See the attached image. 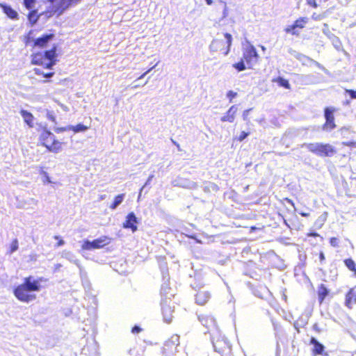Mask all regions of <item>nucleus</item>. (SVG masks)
<instances>
[{
    "mask_svg": "<svg viewBox=\"0 0 356 356\" xmlns=\"http://www.w3.org/2000/svg\"><path fill=\"white\" fill-rule=\"evenodd\" d=\"M43 277L35 278L33 276H29L24 279L22 284L18 285L13 290L15 296L20 301L29 302L36 298L35 292L41 289V282Z\"/></svg>",
    "mask_w": 356,
    "mask_h": 356,
    "instance_id": "f257e3e1",
    "label": "nucleus"
},
{
    "mask_svg": "<svg viewBox=\"0 0 356 356\" xmlns=\"http://www.w3.org/2000/svg\"><path fill=\"white\" fill-rule=\"evenodd\" d=\"M198 320L202 325L208 328V332L211 333V340L214 350L216 352H221L224 346L227 345V341L225 337L220 334L219 336H214L215 334H218L215 318L211 315L201 314L198 316Z\"/></svg>",
    "mask_w": 356,
    "mask_h": 356,
    "instance_id": "f03ea898",
    "label": "nucleus"
},
{
    "mask_svg": "<svg viewBox=\"0 0 356 356\" xmlns=\"http://www.w3.org/2000/svg\"><path fill=\"white\" fill-rule=\"evenodd\" d=\"M301 147H305L310 152L320 157H330L335 154L337 152L335 148L328 143H303Z\"/></svg>",
    "mask_w": 356,
    "mask_h": 356,
    "instance_id": "7ed1b4c3",
    "label": "nucleus"
},
{
    "mask_svg": "<svg viewBox=\"0 0 356 356\" xmlns=\"http://www.w3.org/2000/svg\"><path fill=\"white\" fill-rule=\"evenodd\" d=\"M40 140L49 152L57 153L60 151L62 143L56 139L55 136L47 130L40 135Z\"/></svg>",
    "mask_w": 356,
    "mask_h": 356,
    "instance_id": "20e7f679",
    "label": "nucleus"
},
{
    "mask_svg": "<svg viewBox=\"0 0 356 356\" xmlns=\"http://www.w3.org/2000/svg\"><path fill=\"white\" fill-rule=\"evenodd\" d=\"M111 243V238L106 236H102L93 241L85 240L83 241L81 248L83 250H92L95 249H100Z\"/></svg>",
    "mask_w": 356,
    "mask_h": 356,
    "instance_id": "39448f33",
    "label": "nucleus"
},
{
    "mask_svg": "<svg viewBox=\"0 0 356 356\" xmlns=\"http://www.w3.org/2000/svg\"><path fill=\"white\" fill-rule=\"evenodd\" d=\"M179 345V336L177 334L172 335L163 345V356H176Z\"/></svg>",
    "mask_w": 356,
    "mask_h": 356,
    "instance_id": "423d86ee",
    "label": "nucleus"
},
{
    "mask_svg": "<svg viewBox=\"0 0 356 356\" xmlns=\"http://www.w3.org/2000/svg\"><path fill=\"white\" fill-rule=\"evenodd\" d=\"M258 57L259 55L257 51L253 45L250 44L244 49L243 53V59L245 60L249 67L254 65L257 63Z\"/></svg>",
    "mask_w": 356,
    "mask_h": 356,
    "instance_id": "0eeeda50",
    "label": "nucleus"
},
{
    "mask_svg": "<svg viewBox=\"0 0 356 356\" xmlns=\"http://www.w3.org/2000/svg\"><path fill=\"white\" fill-rule=\"evenodd\" d=\"M172 300L170 297L165 298L161 302V310L164 321L169 323L172 321L174 312V307L171 305Z\"/></svg>",
    "mask_w": 356,
    "mask_h": 356,
    "instance_id": "6e6552de",
    "label": "nucleus"
},
{
    "mask_svg": "<svg viewBox=\"0 0 356 356\" xmlns=\"http://www.w3.org/2000/svg\"><path fill=\"white\" fill-rule=\"evenodd\" d=\"M335 109L331 107H327L324 111V116L325 118V123L323 125V129L326 131H331L335 128L334 112Z\"/></svg>",
    "mask_w": 356,
    "mask_h": 356,
    "instance_id": "1a4fd4ad",
    "label": "nucleus"
},
{
    "mask_svg": "<svg viewBox=\"0 0 356 356\" xmlns=\"http://www.w3.org/2000/svg\"><path fill=\"white\" fill-rule=\"evenodd\" d=\"M139 221L134 212H130L126 216L125 221L123 222V227L124 229H129L132 232H135L138 229V224Z\"/></svg>",
    "mask_w": 356,
    "mask_h": 356,
    "instance_id": "9d476101",
    "label": "nucleus"
},
{
    "mask_svg": "<svg viewBox=\"0 0 356 356\" xmlns=\"http://www.w3.org/2000/svg\"><path fill=\"white\" fill-rule=\"evenodd\" d=\"M174 186H178L185 188L193 189L196 188L197 184L193 181L181 177H177L172 181Z\"/></svg>",
    "mask_w": 356,
    "mask_h": 356,
    "instance_id": "9b49d317",
    "label": "nucleus"
},
{
    "mask_svg": "<svg viewBox=\"0 0 356 356\" xmlns=\"http://www.w3.org/2000/svg\"><path fill=\"white\" fill-rule=\"evenodd\" d=\"M356 304V288L350 289L346 295L345 305L351 309Z\"/></svg>",
    "mask_w": 356,
    "mask_h": 356,
    "instance_id": "f8f14e48",
    "label": "nucleus"
},
{
    "mask_svg": "<svg viewBox=\"0 0 356 356\" xmlns=\"http://www.w3.org/2000/svg\"><path fill=\"white\" fill-rule=\"evenodd\" d=\"M310 344L313 346L312 353L314 356L323 354L325 346L315 337L311 338Z\"/></svg>",
    "mask_w": 356,
    "mask_h": 356,
    "instance_id": "ddd939ff",
    "label": "nucleus"
},
{
    "mask_svg": "<svg viewBox=\"0 0 356 356\" xmlns=\"http://www.w3.org/2000/svg\"><path fill=\"white\" fill-rule=\"evenodd\" d=\"M210 297L211 295L209 292L200 290L195 295L196 303L200 305H204L209 300Z\"/></svg>",
    "mask_w": 356,
    "mask_h": 356,
    "instance_id": "4468645a",
    "label": "nucleus"
},
{
    "mask_svg": "<svg viewBox=\"0 0 356 356\" xmlns=\"http://www.w3.org/2000/svg\"><path fill=\"white\" fill-rule=\"evenodd\" d=\"M236 106H232L227 112L220 118L222 122H233L235 119V115L237 112Z\"/></svg>",
    "mask_w": 356,
    "mask_h": 356,
    "instance_id": "2eb2a0df",
    "label": "nucleus"
},
{
    "mask_svg": "<svg viewBox=\"0 0 356 356\" xmlns=\"http://www.w3.org/2000/svg\"><path fill=\"white\" fill-rule=\"evenodd\" d=\"M54 34L49 33V34H44L40 38H38L34 41L35 46L39 47H44L51 40L54 38Z\"/></svg>",
    "mask_w": 356,
    "mask_h": 356,
    "instance_id": "dca6fc26",
    "label": "nucleus"
},
{
    "mask_svg": "<svg viewBox=\"0 0 356 356\" xmlns=\"http://www.w3.org/2000/svg\"><path fill=\"white\" fill-rule=\"evenodd\" d=\"M1 7L3 13L10 19H18V13L16 10L13 9L10 6L6 4H1Z\"/></svg>",
    "mask_w": 356,
    "mask_h": 356,
    "instance_id": "f3484780",
    "label": "nucleus"
},
{
    "mask_svg": "<svg viewBox=\"0 0 356 356\" xmlns=\"http://www.w3.org/2000/svg\"><path fill=\"white\" fill-rule=\"evenodd\" d=\"M20 114L24 119V121L29 125V127H33L34 117L32 113L26 110L22 109L20 111Z\"/></svg>",
    "mask_w": 356,
    "mask_h": 356,
    "instance_id": "a211bd4d",
    "label": "nucleus"
},
{
    "mask_svg": "<svg viewBox=\"0 0 356 356\" xmlns=\"http://www.w3.org/2000/svg\"><path fill=\"white\" fill-rule=\"evenodd\" d=\"M63 257L65 258L70 262L76 264V266L79 268V270L83 268L80 264L79 261L77 259H76L75 256L72 252L68 251H64L63 252Z\"/></svg>",
    "mask_w": 356,
    "mask_h": 356,
    "instance_id": "6ab92c4d",
    "label": "nucleus"
},
{
    "mask_svg": "<svg viewBox=\"0 0 356 356\" xmlns=\"http://www.w3.org/2000/svg\"><path fill=\"white\" fill-rule=\"evenodd\" d=\"M328 294L329 290L323 284H321L318 289V296L319 302L321 303Z\"/></svg>",
    "mask_w": 356,
    "mask_h": 356,
    "instance_id": "aec40b11",
    "label": "nucleus"
},
{
    "mask_svg": "<svg viewBox=\"0 0 356 356\" xmlns=\"http://www.w3.org/2000/svg\"><path fill=\"white\" fill-rule=\"evenodd\" d=\"M80 276L81 279L82 284L85 289L89 290L90 289L91 284L90 283V281L88 279V277L86 275V273L83 271V268L80 270Z\"/></svg>",
    "mask_w": 356,
    "mask_h": 356,
    "instance_id": "412c9836",
    "label": "nucleus"
},
{
    "mask_svg": "<svg viewBox=\"0 0 356 356\" xmlns=\"http://www.w3.org/2000/svg\"><path fill=\"white\" fill-rule=\"evenodd\" d=\"M124 194H120L117 195L113 202L111 204L110 208L113 210L115 209L124 200Z\"/></svg>",
    "mask_w": 356,
    "mask_h": 356,
    "instance_id": "4be33fe9",
    "label": "nucleus"
},
{
    "mask_svg": "<svg viewBox=\"0 0 356 356\" xmlns=\"http://www.w3.org/2000/svg\"><path fill=\"white\" fill-rule=\"evenodd\" d=\"M273 81L274 82H277V84L281 87H283L286 89L290 88V83H289V81L284 79L283 77L279 76L277 79H273Z\"/></svg>",
    "mask_w": 356,
    "mask_h": 356,
    "instance_id": "5701e85b",
    "label": "nucleus"
},
{
    "mask_svg": "<svg viewBox=\"0 0 356 356\" xmlns=\"http://www.w3.org/2000/svg\"><path fill=\"white\" fill-rule=\"evenodd\" d=\"M44 56V58L48 60H56V48H53L52 49L45 51Z\"/></svg>",
    "mask_w": 356,
    "mask_h": 356,
    "instance_id": "b1692460",
    "label": "nucleus"
},
{
    "mask_svg": "<svg viewBox=\"0 0 356 356\" xmlns=\"http://www.w3.org/2000/svg\"><path fill=\"white\" fill-rule=\"evenodd\" d=\"M71 127V130L73 131L74 133H79V132H84L86 131L88 127L81 123L76 125V126H73V125H70Z\"/></svg>",
    "mask_w": 356,
    "mask_h": 356,
    "instance_id": "393cba45",
    "label": "nucleus"
},
{
    "mask_svg": "<svg viewBox=\"0 0 356 356\" xmlns=\"http://www.w3.org/2000/svg\"><path fill=\"white\" fill-rule=\"evenodd\" d=\"M344 263L350 270L354 271L356 274V264L352 259H345Z\"/></svg>",
    "mask_w": 356,
    "mask_h": 356,
    "instance_id": "a878e982",
    "label": "nucleus"
},
{
    "mask_svg": "<svg viewBox=\"0 0 356 356\" xmlns=\"http://www.w3.org/2000/svg\"><path fill=\"white\" fill-rule=\"evenodd\" d=\"M36 13L35 10H31L28 15V19L33 25L35 24L38 19V17L36 15Z\"/></svg>",
    "mask_w": 356,
    "mask_h": 356,
    "instance_id": "bb28decb",
    "label": "nucleus"
},
{
    "mask_svg": "<svg viewBox=\"0 0 356 356\" xmlns=\"http://www.w3.org/2000/svg\"><path fill=\"white\" fill-rule=\"evenodd\" d=\"M233 67L236 70H237V71H238V72L243 71L246 68L245 63H244V60H243V58L239 62H238L236 63H234L233 65Z\"/></svg>",
    "mask_w": 356,
    "mask_h": 356,
    "instance_id": "cd10ccee",
    "label": "nucleus"
},
{
    "mask_svg": "<svg viewBox=\"0 0 356 356\" xmlns=\"http://www.w3.org/2000/svg\"><path fill=\"white\" fill-rule=\"evenodd\" d=\"M297 26H300V25L298 24V23H294L293 24L287 26L285 29V31L286 33H290L292 35H296V31L294 30L297 28Z\"/></svg>",
    "mask_w": 356,
    "mask_h": 356,
    "instance_id": "c85d7f7f",
    "label": "nucleus"
},
{
    "mask_svg": "<svg viewBox=\"0 0 356 356\" xmlns=\"http://www.w3.org/2000/svg\"><path fill=\"white\" fill-rule=\"evenodd\" d=\"M168 285H169L168 283L164 282L162 284L161 289V295L166 296V298L168 297V290H170V287Z\"/></svg>",
    "mask_w": 356,
    "mask_h": 356,
    "instance_id": "c756f323",
    "label": "nucleus"
},
{
    "mask_svg": "<svg viewBox=\"0 0 356 356\" xmlns=\"http://www.w3.org/2000/svg\"><path fill=\"white\" fill-rule=\"evenodd\" d=\"M225 35V39H226V40H227V47H228V48H227V52L225 53V54L227 55V54L229 53V49H230V47H231V45H232V35H231V34H229V33H225V35Z\"/></svg>",
    "mask_w": 356,
    "mask_h": 356,
    "instance_id": "7c9ffc66",
    "label": "nucleus"
},
{
    "mask_svg": "<svg viewBox=\"0 0 356 356\" xmlns=\"http://www.w3.org/2000/svg\"><path fill=\"white\" fill-rule=\"evenodd\" d=\"M308 22V19L307 17H300L297 20L295 21L294 23H298V24L300 25V26H297V28L302 29L305 26V24Z\"/></svg>",
    "mask_w": 356,
    "mask_h": 356,
    "instance_id": "2f4dec72",
    "label": "nucleus"
},
{
    "mask_svg": "<svg viewBox=\"0 0 356 356\" xmlns=\"http://www.w3.org/2000/svg\"><path fill=\"white\" fill-rule=\"evenodd\" d=\"M24 5L28 10H31L33 8L35 3V0H23Z\"/></svg>",
    "mask_w": 356,
    "mask_h": 356,
    "instance_id": "473e14b6",
    "label": "nucleus"
},
{
    "mask_svg": "<svg viewBox=\"0 0 356 356\" xmlns=\"http://www.w3.org/2000/svg\"><path fill=\"white\" fill-rule=\"evenodd\" d=\"M18 249V241L17 239L13 241L10 245V254L13 253Z\"/></svg>",
    "mask_w": 356,
    "mask_h": 356,
    "instance_id": "72a5a7b5",
    "label": "nucleus"
},
{
    "mask_svg": "<svg viewBox=\"0 0 356 356\" xmlns=\"http://www.w3.org/2000/svg\"><path fill=\"white\" fill-rule=\"evenodd\" d=\"M47 118L51 121H52L54 123H56V116L54 115V113L53 111H47Z\"/></svg>",
    "mask_w": 356,
    "mask_h": 356,
    "instance_id": "f704fd0d",
    "label": "nucleus"
},
{
    "mask_svg": "<svg viewBox=\"0 0 356 356\" xmlns=\"http://www.w3.org/2000/svg\"><path fill=\"white\" fill-rule=\"evenodd\" d=\"M71 130V127L70 125H68L67 127H57L54 129V131L56 132V133H61V132H63V131H70Z\"/></svg>",
    "mask_w": 356,
    "mask_h": 356,
    "instance_id": "c9c22d12",
    "label": "nucleus"
},
{
    "mask_svg": "<svg viewBox=\"0 0 356 356\" xmlns=\"http://www.w3.org/2000/svg\"><path fill=\"white\" fill-rule=\"evenodd\" d=\"M249 134H250L249 132H245V131H243L241 132L240 135L238 136V140L239 141H243L249 136Z\"/></svg>",
    "mask_w": 356,
    "mask_h": 356,
    "instance_id": "e433bc0d",
    "label": "nucleus"
},
{
    "mask_svg": "<svg viewBox=\"0 0 356 356\" xmlns=\"http://www.w3.org/2000/svg\"><path fill=\"white\" fill-rule=\"evenodd\" d=\"M154 177V175H149V177H148L147 181L145 182V185L141 188L140 189V193H141V192L143 191V190L147 186H148L149 184H150V181H152V179H153ZM140 194H139V196H138V198H140Z\"/></svg>",
    "mask_w": 356,
    "mask_h": 356,
    "instance_id": "4c0bfd02",
    "label": "nucleus"
},
{
    "mask_svg": "<svg viewBox=\"0 0 356 356\" xmlns=\"http://www.w3.org/2000/svg\"><path fill=\"white\" fill-rule=\"evenodd\" d=\"M346 92L350 95L351 99H356V90L346 89Z\"/></svg>",
    "mask_w": 356,
    "mask_h": 356,
    "instance_id": "58836bf2",
    "label": "nucleus"
},
{
    "mask_svg": "<svg viewBox=\"0 0 356 356\" xmlns=\"http://www.w3.org/2000/svg\"><path fill=\"white\" fill-rule=\"evenodd\" d=\"M236 96L237 93L232 90H229L227 93V97L229 99L230 102L232 100L233 98L236 97Z\"/></svg>",
    "mask_w": 356,
    "mask_h": 356,
    "instance_id": "ea45409f",
    "label": "nucleus"
},
{
    "mask_svg": "<svg viewBox=\"0 0 356 356\" xmlns=\"http://www.w3.org/2000/svg\"><path fill=\"white\" fill-rule=\"evenodd\" d=\"M291 54H293L296 58H298V60H302V58H307V57L305 56L304 55H302L299 53H297L296 51H291Z\"/></svg>",
    "mask_w": 356,
    "mask_h": 356,
    "instance_id": "a19ab883",
    "label": "nucleus"
},
{
    "mask_svg": "<svg viewBox=\"0 0 356 356\" xmlns=\"http://www.w3.org/2000/svg\"><path fill=\"white\" fill-rule=\"evenodd\" d=\"M312 18L314 19V20H316V21H320L323 19V16L320 14H317L316 13H314L313 15H312Z\"/></svg>",
    "mask_w": 356,
    "mask_h": 356,
    "instance_id": "79ce46f5",
    "label": "nucleus"
},
{
    "mask_svg": "<svg viewBox=\"0 0 356 356\" xmlns=\"http://www.w3.org/2000/svg\"><path fill=\"white\" fill-rule=\"evenodd\" d=\"M307 1V3L313 7V8H317L318 7V4L316 3V0H306Z\"/></svg>",
    "mask_w": 356,
    "mask_h": 356,
    "instance_id": "37998d69",
    "label": "nucleus"
},
{
    "mask_svg": "<svg viewBox=\"0 0 356 356\" xmlns=\"http://www.w3.org/2000/svg\"><path fill=\"white\" fill-rule=\"evenodd\" d=\"M330 245L333 247H337L338 246V239L335 237H332L330 238Z\"/></svg>",
    "mask_w": 356,
    "mask_h": 356,
    "instance_id": "c03bdc74",
    "label": "nucleus"
},
{
    "mask_svg": "<svg viewBox=\"0 0 356 356\" xmlns=\"http://www.w3.org/2000/svg\"><path fill=\"white\" fill-rule=\"evenodd\" d=\"M251 111V108L250 109H248V110H245L243 113V119L245 121H248V114L250 113V111Z\"/></svg>",
    "mask_w": 356,
    "mask_h": 356,
    "instance_id": "a18cd8bd",
    "label": "nucleus"
},
{
    "mask_svg": "<svg viewBox=\"0 0 356 356\" xmlns=\"http://www.w3.org/2000/svg\"><path fill=\"white\" fill-rule=\"evenodd\" d=\"M343 145L345 146H349V147H356V142H354V141L343 142Z\"/></svg>",
    "mask_w": 356,
    "mask_h": 356,
    "instance_id": "49530a36",
    "label": "nucleus"
},
{
    "mask_svg": "<svg viewBox=\"0 0 356 356\" xmlns=\"http://www.w3.org/2000/svg\"><path fill=\"white\" fill-rule=\"evenodd\" d=\"M156 65V64L150 69H149L147 71H146L145 73H143L141 76L138 77V79L136 81H138L139 79H141L143 77H145V76H146L149 72H150L155 67Z\"/></svg>",
    "mask_w": 356,
    "mask_h": 356,
    "instance_id": "de8ad7c7",
    "label": "nucleus"
},
{
    "mask_svg": "<svg viewBox=\"0 0 356 356\" xmlns=\"http://www.w3.org/2000/svg\"><path fill=\"white\" fill-rule=\"evenodd\" d=\"M55 64L56 60H49V63L46 64V67L48 69H51Z\"/></svg>",
    "mask_w": 356,
    "mask_h": 356,
    "instance_id": "09e8293b",
    "label": "nucleus"
},
{
    "mask_svg": "<svg viewBox=\"0 0 356 356\" xmlns=\"http://www.w3.org/2000/svg\"><path fill=\"white\" fill-rule=\"evenodd\" d=\"M132 332L136 334V333H139L140 331H141V328L138 326V325H135L133 328H132Z\"/></svg>",
    "mask_w": 356,
    "mask_h": 356,
    "instance_id": "8fccbe9b",
    "label": "nucleus"
},
{
    "mask_svg": "<svg viewBox=\"0 0 356 356\" xmlns=\"http://www.w3.org/2000/svg\"><path fill=\"white\" fill-rule=\"evenodd\" d=\"M323 32L325 34V35H328V33H330L329 30H328V25L327 24H323Z\"/></svg>",
    "mask_w": 356,
    "mask_h": 356,
    "instance_id": "3c124183",
    "label": "nucleus"
},
{
    "mask_svg": "<svg viewBox=\"0 0 356 356\" xmlns=\"http://www.w3.org/2000/svg\"><path fill=\"white\" fill-rule=\"evenodd\" d=\"M54 72H49V73H44L43 74V76L45 77V78H51L54 75Z\"/></svg>",
    "mask_w": 356,
    "mask_h": 356,
    "instance_id": "603ef678",
    "label": "nucleus"
},
{
    "mask_svg": "<svg viewBox=\"0 0 356 356\" xmlns=\"http://www.w3.org/2000/svg\"><path fill=\"white\" fill-rule=\"evenodd\" d=\"M136 81H134V82H133V83L131 85V88H133V89H136V88H138V87H140V84H136Z\"/></svg>",
    "mask_w": 356,
    "mask_h": 356,
    "instance_id": "864d4df0",
    "label": "nucleus"
},
{
    "mask_svg": "<svg viewBox=\"0 0 356 356\" xmlns=\"http://www.w3.org/2000/svg\"><path fill=\"white\" fill-rule=\"evenodd\" d=\"M319 258L321 263L325 260V255L323 252H320Z\"/></svg>",
    "mask_w": 356,
    "mask_h": 356,
    "instance_id": "5fc2aeb1",
    "label": "nucleus"
},
{
    "mask_svg": "<svg viewBox=\"0 0 356 356\" xmlns=\"http://www.w3.org/2000/svg\"><path fill=\"white\" fill-rule=\"evenodd\" d=\"M64 243H65V241H64L63 239H60V240H59V241L58 242V243H57V246H58V247L62 246V245H64Z\"/></svg>",
    "mask_w": 356,
    "mask_h": 356,
    "instance_id": "6e6d98bb",
    "label": "nucleus"
},
{
    "mask_svg": "<svg viewBox=\"0 0 356 356\" xmlns=\"http://www.w3.org/2000/svg\"><path fill=\"white\" fill-rule=\"evenodd\" d=\"M299 213H300V215H301L303 217H307V216H309V213H305V212H303V211L299 212Z\"/></svg>",
    "mask_w": 356,
    "mask_h": 356,
    "instance_id": "4d7b16f0",
    "label": "nucleus"
},
{
    "mask_svg": "<svg viewBox=\"0 0 356 356\" xmlns=\"http://www.w3.org/2000/svg\"><path fill=\"white\" fill-rule=\"evenodd\" d=\"M217 42H218V40H213V41H212V42H211V45H210V48H211V49H213V47H214V45H215V44H216Z\"/></svg>",
    "mask_w": 356,
    "mask_h": 356,
    "instance_id": "13d9d810",
    "label": "nucleus"
},
{
    "mask_svg": "<svg viewBox=\"0 0 356 356\" xmlns=\"http://www.w3.org/2000/svg\"><path fill=\"white\" fill-rule=\"evenodd\" d=\"M35 74H42V75H43V74H44V73H43L40 70H39V69H35Z\"/></svg>",
    "mask_w": 356,
    "mask_h": 356,
    "instance_id": "bf43d9fd",
    "label": "nucleus"
},
{
    "mask_svg": "<svg viewBox=\"0 0 356 356\" xmlns=\"http://www.w3.org/2000/svg\"><path fill=\"white\" fill-rule=\"evenodd\" d=\"M189 237L191 238L195 239L197 243H202L201 241L198 240L197 238H196V237L195 236H191Z\"/></svg>",
    "mask_w": 356,
    "mask_h": 356,
    "instance_id": "052dcab7",
    "label": "nucleus"
},
{
    "mask_svg": "<svg viewBox=\"0 0 356 356\" xmlns=\"http://www.w3.org/2000/svg\"><path fill=\"white\" fill-rule=\"evenodd\" d=\"M206 3L207 5H211L213 3V1L212 0H205Z\"/></svg>",
    "mask_w": 356,
    "mask_h": 356,
    "instance_id": "680f3d73",
    "label": "nucleus"
},
{
    "mask_svg": "<svg viewBox=\"0 0 356 356\" xmlns=\"http://www.w3.org/2000/svg\"><path fill=\"white\" fill-rule=\"evenodd\" d=\"M31 201L33 202L34 204H37L38 201L34 199H31Z\"/></svg>",
    "mask_w": 356,
    "mask_h": 356,
    "instance_id": "e2e57ef3",
    "label": "nucleus"
},
{
    "mask_svg": "<svg viewBox=\"0 0 356 356\" xmlns=\"http://www.w3.org/2000/svg\"><path fill=\"white\" fill-rule=\"evenodd\" d=\"M287 201H288L290 204H291V205H292L293 207H294V203H293L291 200H287Z\"/></svg>",
    "mask_w": 356,
    "mask_h": 356,
    "instance_id": "0e129e2a",
    "label": "nucleus"
},
{
    "mask_svg": "<svg viewBox=\"0 0 356 356\" xmlns=\"http://www.w3.org/2000/svg\"><path fill=\"white\" fill-rule=\"evenodd\" d=\"M323 356H329V354L326 352H323V354L322 355Z\"/></svg>",
    "mask_w": 356,
    "mask_h": 356,
    "instance_id": "69168bd1",
    "label": "nucleus"
},
{
    "mask_svg": "<svg viewBox=\"0 0 356 356\" xmlns=\"http://www.w3.org/2000/svg\"><path fill=\"white\" fill-rule=\"evenodd\" d=\"M314 330L318 329V327H317V325H316V324H315V325H314Z\"/></svg>",
    "mask_w": 356,
    "mask_h": 356,
    "instance_id": "338daca9",
    "label": "nucleus"
},
{
    "mask_svg": "<svg viewBox=\"0 0 356 356\" xmlns=\"http://www.w3.org/2000/svg\"><path fill=\"white\" fill-rule=\"evenodd\" d=\"M47 181L48 182H49V183L51 182V180H50V179H49V177H47Z\"/></svg>",
    "mask_w": 356,
    "mask_h": 356,
    "instance_id": "774afa93",
    "label": "nucleus"
}]
</instances>
